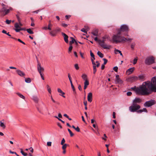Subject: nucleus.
Instances as JSON below:
<instances>
[{"mask_svg": "<svg viewBox=\"0 0 156 156\" xmlns=\"http://www.w3.org/2000/svg\"><path fill=\"white\" fill-rule=\"evenodd\" d=\"M47 88V90L48 92V93L50 94H51V90L50 87H49L48 85H47L46 86Z\"/></svg>", "mask_w": 156, "mask_h": 156, "instance_id": "7c9ffc66", "label": "nucleus"}, {"mask_svg": "<svg viewBox=\"0 0 156 156\" xmlns=\"http://www.w3.org/2000/svg\"><path fill=\"white\" fill-rule=\"evenodd\" d=\"M61 30L60 28L58 27H57L56 28V29L55 30V31L56 32V33H57V32H60Z\"/></svg>", "mask_w": 156, "mask_h": 156, "instance_id": "c9c22d12", "label": "nucleus"}, {"mask_svg": "<svg viewBox=\"0 0 156 156\" xmlns=\"http://www.w3.org/2000/svg\"><path fill=\"white\" fill-rule=\"evenodd\" d=\"M156 101L154 100L151 99L150 100L146 101L144 104L145 107H150L156 104Z\"/></svg>", "mask_w": 156, "mask_h": 156, "instance_id": "39448f33", "label": "nucleus"}, {"mask_svg": "<svg viewBox=\"0 0 156 156\" xmlns=\"http://www.w3.org/2000/svg\"><path fill=\"white\" fill-rule=\"evenodd\" d=\"M39 74L41 76L42 79L43 80H44V74H43V73H39Z\"/></svg>", "mask_w": 156, "mask_h": 156, "instance_id": "de8ad7c7", "label": "nucleus"}, {"mask_svg": "<svg viewBox=\"0 0 156 156\" xmlns=\"http://www.w3.org/2000/svg\"><path fill=\"white\" fill-rule=\"evenodd\" d=\"M27 31L28 33L30 34H32L34 33L30 29H27Z\"/></svg>", "mask_w": 156, "mask_h": 156, "instance_id": "2f4dec72", "label": "nucleus"}, {"mask_svg": "<svg viewBox=\"0 0 156 156\" xmlns=\"http://www.w3.org/2000/svg\"><path fill=\"white\" fill-rule=\"evenodd\" d=\"M18 41L20 42L23 44H25V43L23 41H22L20 39H18Z\"/></svg>", "mask_w": 156, "mask_h": 156, "instance_id": "e2e57ef3", "label": "nucleus"}, {"mask_svg": "<svg viewBox=\"0 0 156 156\" xmlns=\"http://www.w3.org/2000/svg\"><path fill=\"white\" fill-rule=\"evenodd\" d=\"M21 153L24 156H26L27 155V154L26 153H24L23 151L22 150V149H21Z\"/></svg>", "mask_w": 156, "mask_h": 156, "instance_id": "79ce46f5", "label": "nucleus"}, {"mask_svg": "<svg viewBox=\"0 0 156 156\" xmlns=\"http://www.w3.org/2000/svg\"><path fill=\"white\" fill-rule=\"evenodd\" d=\"M65 140L64 139V138H63L62 140L61 141V144L62 145L64 144L65 143Z\"/></svg>", "mask_w": 156, "mask_h": 156, "instance_id": "6e6d98bb", "label": "nucleus"}, {"mask_svg": "<svg viewBox=\"0 0 156 156\" xmlns=\"http://www.w3.org/2000/svg\"><path fill=\"white\" fill-rule=\"evenodd\" d=\"M33 100L34 101L36 102L37 103L38 101V99L37 97L36 96H34L33 97Z\"/></svg>", "mask_w": 156, "mask_h": 156, "instance_id": "393cba45", "label": "nucleus"}, {"mask_svg": "<svg viewBox=\"0 0 156 156\" xmlns=\"http://www.w3.org/2000/svg\"><path fill=\"white\" fill-rule=\"evenodd\" d=\"M70 38L71 39V41L69 42V45H72V44L74 43L75 40L73 37H70Z\"/></svg>", "mask_w": 156, "mask_h": 156, "instance_id": "c85d7f7f", "label": "nucleus"}, {"mask_svg": "<svg viewBox=\"0 0 156 156\" xmlns=\"http://www.w3.org/2000/svg\"><path fill=\"white\" fill-rule=\"evenodd\" d=\"M68 130L70 134V136H73L74 135L73 133L72 132V131H71V130L69 129H68Z\"/></svg>", "mask_w": 156, "mask_h": 156, "instance_id": "e433bc0d", "label": "nucleus"}, {"mask_svg": "<svg viewBox=\"0 0 156 156\" xmlns=\"http://www.w3.org/2000/svg\"><path fill=\"white\" fill-rule=\"evenodd\" d=\"M86 30H87V28H82V29H81V30L84 32V33H87V31Z\"/></svg>", "mask_w": 156, "mask_h": 156, "instance_id": "5fc2aeb1", "label": "nucleus"}, {"mask_svg": "<svg viewBox=\"0 0 156 156\" xmlns=\"http://www.w3.org/2000/svg\"><path fill=\"white\" fill-rule=\"evenodd\" d=\"M73 46L72 45H70V46L69 47L68 52L69 53L73 49Z\"/></svg>", "mask_w": 156, "mask_h": 156, "instance_id": "f704fd0d", "label": "nucleus"}, {"mask_svg": "<svg viewBox=\"0 0 156 156\" xmlns=\"http://www.w3.org/2000/svg\"><path fill=\"white\" fill-rule=\"evenodd\" d=\"M16 71L18 74L21 76H23L25 75V74L20 70H17Z\"/></svg>", "mask_w": 156, "mask_h": 156, "instance_id": "2eb2a0df", "label": "nucleus"}, {"mask_svg": "<svg viewBox=\"0 0 156 156\" xmlns=\"http://www.w3.org/2000/svg\"><path fill=\"white\" fill-rule=\"evenodd\" d=\"M96 63L97 64L96 65V67H98L100 65V64L99 62L98 61H97L96 62Z\"/></svg>", "mask_w": 156, "mask_h": 156, "instance_id": "0e129e2a", "label": "nucleus"}, {"mask_svg": "<svg viewBox=\"0 0 156 156\" xmlns=\"http://www.w3.org/2000/svg\"><path fill=\"white\" fill-rule=\"evenodd\" d=\"M143 112V111L142 110V109H140V110L139 109V110H138L137 111V112L138 113H141L142 112Z\"/></svg>", "mask_w": 156, "mask_h": 156, "instance_id": "338daca9", "label": "nucleus"}, {"mask_svg": "<svg viewBox=\"0 0 156 156\" xmlns=\"http://www.w3.org/2000/svg\"><path fill=\"white\" fill-rule=\"evenodd\" d=\"M142 101V99L139 98H136L134 99L133 101V103L137 104L140 103Z\"/></svg>", "mask_w": 156, "mask_h": 156, "instance_id": "1a4fd4ad", "label": "nucleus"}, {"mask_svg": "<svg viewBox=\"0 0 156 156\" xmlns=\"http://www.w3.org/2000/svg\"><path fill=\"white\" fill-rule=\"evenodd\" d=\"M43 29L44 30H47V29L48 30H51V28H49V27H43Z\"/></svg>", "mask_w": 156, "mask_h": 156, "instance_id": "58836bf2", "label": "nucleus"}, {"mask_svg": "<svg viewBox=\"0 0 156 156\" xmlns=\"http://www.w3.org/2000/svg\"><path fill=\"white\" fill-rule=\"evenodd\" d=\"M115 83H122L123 81L119 78V76L118 75H116V79L115 81Z\"/></svg>", "mask_w": 156, "mask_h": 156, "instance_id": "9d476101", "label": "nucleus"}, {"mask_svg": "<svg viewBox=\"0 0 156 156\" xmlns=\"http://www.w3.org/2000/svg\"><path fill=\"white\" fill-rule=\"evenodd\" d=\"M25 82L28 83H29L31 82V80L30 78H26L25 80Z\"/></svg>", "mask_w": 156, "mask_h": 156, "instance_id": "a878e982", "label": "nucleus"}, {"mask_svg": "<svg viewBox=\"0 0 156 156\" xmlns=\"http://www.w3.org/2000/svg\"><path fill=\"white\" fill-rule=\"evenodd\" d=\"M6 8L5 7H3L0 10V12H2L4 13L5 12L6 10Z\"/></svg>", "mask_w": 156, "mask_h": 156, "instance_id": "72a5a7b5", "label": "nucleus"}, {"mask_svg": "<svg viewBox=\"0 0 156 156\" xmlns=\"http://www.w3.org/2000/svg\"><path fill=\"white\" fill-rule=\"evenodd\" d=\"M50 34L52 37L55 36L56 35V33L55 31V30L51 31L49 33Z\"/></svg>", "mask_w": 156, "mask_h": 156, "instance_id": "aec40b11", "label": "nucleus"}, {"mask_svg": "<svg viewBox=\"0 0 156 156\" xmlns=\"http://www.w3.org/2000/svg\"><path fill=\"white\" fill-rule=\"evenodd\" d=\"M15 27L16 29H19L20 28V26L19 24L17 23H16L15 24Z\"/></svg>", "mask_w": 156, "mask_h": 156, "instance_id": "473e14b6", "label": "nucleus"}, {"mask_svg": "<svg viewBox=\"0 0 156 156\" xmlns=\"http://www.w3.org/2000/svg\"><path fill=\"white\" fill-rule=\"evenodd\" d=\"M75 129L77 132H80V129L79 127L77 126V127L75 128Z\"/></svg>", "mask_w": 156, "mask_h": 156, "instance_id": "bf43d9fd", "label": "nucleus"}, {"mask_svg": "<svg viewBox=\"0 0 156 156\" xmlns=\"http://www.w3.org/2000/svg\"><path fill=\"white\" fill-rule=\"evenodd\" d=\"M135 44L134 43H132L131 45V48L133 49L134 48V47H135Z\"/></svg>", "mask_w": 156, "mask_h": 156, "instance_id": "09e8293b", "label": "nucleus"}, {"mask_svg": "<svg viewBox=\"0 0 156 156\" xmlns=\"http://www.w3.org/2000/svg\"><path fill=\"white\" fill-rule=\"evenodd\" d=\"M87 100L88 101L91 102L92 100V94L90 92L87 95Z\"/></svg>", "mask_w": 156, "mask_h": 156, "instance_id": "f8f14e48", "label": "nucleus"}, {"mask_svg": "<svg viewBox=\"0 0 156 156\" xmlns=\"http://www.w3.org/2000/svg\"><path fill=\"white\" fill-rule=\"evenodd\" d=\"M11 20H6L5 22L7 24H9L11 23Z\"/></svg>", "mask_w": 156, "mask_h": 156, "instance_id": "13d9d810", "label": "nucleus"}, {"mask_svg": "<svg viewBox=\"0 0 156 156\" xmlns=\"http://www.w3.org/2000/svg\"><path fill=\"white\" fill-rule=\"evenodd\" d=\"M113 69L115 72H117L118 71V68L117 66H115L113 67Z\"/></svg>", "mask_w": 156, "mask_h": 156, "instance_id": "4d7b16f0", "label": "nucleus"}, {"mask_svg": "<svg viewBox=\"0 0 156 156\" xmlns=\"http://www.w3.org/2000/svg\"><path fill=\"white\" fill-rule=\"evenodd\" d=\"M57 90L58 92L60 94H59L60 95L62 96L63 98H65V96L64 95L65 94V93L63 92L61 89L60 88H58Z\"/></svg>", "mask_w": 156, "mask_h": 156, "instance_id": "dca6fc26", "label": "nucleus"}, {"mask_svg": "<svg viewBox=\"0 0 156 156\" xmlns=\"http://www.w3.org/2000/svg\"><path fill=\"white\" fill-rule=\"evenodd\" d=\"M121 34L120 32H118L116 35H114L112 37L113 43H120L126 41H131L133 40L132 38H125L124 37L120 36Z\"/></svg>", "mask_w": 156, "mask_h": 156, "instance_id": "f03ea898", "label": "nucleus"}, {"mask_svg": "<svg viewBox=\"0 0 156 156\" xmlns=\"http://www.w3.org/2000/svg\"><path fill=\"white\" fill-rule=\"evenodd\" d=\"M61 25L64 27H66L68 26V25L65 23H62L61 24Z\"/></svg>", "mask_w": 156, "mask_h": 156, "instance_id": "8fccbe9b", "label": "nucleus"}, {"mask_svg": "<svg viewBox=\"0 0 156 156\" xmlns=\"http://www.w3.org/2000/svg\"><path fill=\"white\" fill-rule=\"evenodd\" d=\"M15 30L16 32H19L20 30H26V29L24 28H21L20 27V28L19 29H15Z\"/></svg>", "mask_w": 156, "mask_h": 156, "instance_id": "cd10ccee", "label": "nucleus"}, {"mask_svg": "<svg viewBox=\"0 0 156 156\" xmlns=\"http://www.w3.org/2000/svg\"><path fill=\"white\" fill-rule=\"evenodd\" d=\"M51 142H48L47 143V145L48 146H51Z\"/></svg>", "mask_w": 156, "mask_h": 156, "instance_id": "680f3d73", "label": "nucleus"}, {"mask_svg": "<svg viewBox=\"0 0 156 156\" xmlns=\"http://www.w3.org/2000/svg\"><path fill=\"white\" fill-rule=\"evenodd\" d=\"M107 38V37H106V36H104L102 37V39H103V40H99L98 41H99V44L100 45H101V44H102L105 43V39Z\"/></svg>", "mask_w": 156, "mask_h": 156, "instance_id": "f3484780", "label": "nucleus"}, {"mask_svg": "<svg viewBox=\"0 0 156 156\" xmlns=\"http://www.w3.org/2000/svg\"><path fill=\"white\" fill-rule=\"evenodd\" d=\"M62 34L64 37V39L65 41L66 42V43H68V36L65 34L63 32L62 33Z\"/></svg>", "mask_w": 156, "mask_h": 156, "instance_id": "4468645a", "label": "nucleus"}, {"mask_svg": "<svg viewBox=\"0 0 156 156\" xmlns=\"http://www.w3.org/2000/svg\"><path fill=\"white\" fill-rule=\"evenodd\" d=\"M51 101L53 103H55L58 105H60V103L59 102L55 101L54 99L52 100Z\"/></svg>", "mask_w": 156, "mask_h": 156, "instance_id": "a18cd8bd", "label": "nucleus"}, {"mask_svg": "<svg viewBox=\"0 0 156 156\" xmlns=\"http://www.w3.org/2000/svg\"><path fill=\"white\" fill-rule=\"evenodd\" d=\"M98 30L97 29H95L93 30L91 32V34H92L96 36H98Z\"/></svg>", "mask_w": 156, "mask_h": 156, "instance_id": "a211bd4d", "label": "nucleus"}, {"mask_svg": "<svg viewBox=\"0 0 156 156\" xmlns=\"http://www.w3.org/2000/svg\"><path fill=\"white\" fill-rule=\"evenodd\" d=\"M93 73L95 74L97 71V69L96 68V66H93Z\"/></svg>", "mask_w": 156, "mask_h": 156, "instance_id": "c03bdc74", "label": "nucleus"}, {"mask_svg": "<svg viewBox=\"0 0 156 156\" xmlns=\"http://www.w3.org/2000/svg\"><path fill=\"white\" fill-rule=\"evenodd\" d=\"M4 120H2L0 121V126L2 127L3 129H5V126L4 124L3 121Z\"/></svg>", "mask_w": 156, "mask_h": 156, "instance_id": "6ab92c4d", "label": "nucleus"}, {"mask_svg": "<svg viewBox=\"0 0 156 156\" xmlns=\"http://www.w3.org/2000/svg\"><path fill=\"white\" fill-rule=\"evenodd\" d=\"M128 30V27L126 25L124 24L122 25L120 28V29L119 30L118 32H120L121 34V32L127 31Z\"/></svg>", "mask_w": 156, "mask_h": 156, "instance_id": "0eeeda50", "label": "nucleus"}, {"mask_svg": "<svg viewBox=\"0 0 156 156\" xmlns=\"http://www.w3.org/2000/svg\"><path fill=\"white\" fill-rule=\"evenodd\" d=\"M71 86L72 87V88L73 90V91H75V89L73 85V84L72 83V82H71L70 83Z\"/></svg>", "mask_w": 156, "mask_h": 156, "instance_id": "49530a36", "label": "nucleus"}, {"mask_svg": "<svg viewBox=\"0 0 156 156\" xmlns=\"http://www.w3.org/2000/svg\"><path fill=\"white\" fill-rule=\"evenodd\" d=\"M155 58L152 56L148 57L146 58L145 61V63L147 65H150L154 63Z\"/></svg>", "mask_w": 156, "mask_h": 156, "instance_id": "423d86ee", "label": "nucleus"}, {"mask_svg": "<svg viewBox=\"0 0 156 156\" xmlns=\"http://www.w3.org/2000/svg\"><path fill=\"white\" fill-rule=\"evenodd\" d=\"M104 136H105V138H104L103 137H102V139H103V140H106V138L107 137L106 134H104Z\"/></svg>", "mask_w": 156, "mask_h": 156, "instance_id": "69168bd1", "label": "nucleus"}, {"mask_svg": "<svg viewBox=\"0 0 156 156\" xmlns=\"http://www.w3.org/2000/svg\"><path fill=\"white\" fill-rule=\"evenodd\" d=\"M115 54H116L118 53L120 54V55L123 57V55L122 53H121V51L119 50H118V49H115Z\"/></svg>", "mask_w": 156, "mask_h": 156, "instance_id": "412c9836", "label": "nucleus"}, {"mask_svg": "<svg viewBox=\"0 0 156 156\" xmlns=\"http://www.w3.org/2000/svg\"><path fill=\"white\" fill-rule=\"evenodd\" d=\"M74 67L76 70H78L79 69V67L78 64H75Z\"/></svg>", "mask_w": 156, "mask_h": 156, "instance_id": "a19ab883", "label": "nucleus"}, {"mask_svg": "<svg viewBox=\"0 0 156 156\" xmlns=\"http://www.w3.org/2000/svg\"><path fill=\"white\" fill-rule=\"evenodd\" d=\"M137 57L135 58L133 61V64L134 65L137 62Z\"/></svg>", "mask_w": 156, "mask_h": 156, "instance_id": "ea45409f", "label": "nucleus"}, {"mask_svg": "<svg viewBox=\"0 0 156 156\" xmlns=\"http://www.w3.org/2000/svg\"><path fill=\"white\" fill-rule=\"evenodd\" d=\"M100 46L103 48L107 49H110L111 47L110 45H107L105 43L102 44Z\"/></svg>", "mask_w": 156, "mask_h": 156, "instance_id": "9b49d317", "label": "nucleus"}, {"mask_svg": "<svg viewBox=\"0 0 156 156\" xmlns=\"http://www.w3.org/2000/svg\"><path fill=\"white\" fill-rule=\"evenodd\" d=\"M11 9V8H9V9H6V10L5 12V13H3L2 15L5 16V15L7 14H8L9 13V12L10 10Z\"/></svg>", "mask_w": 156, "mask_h": 156, "instance_id": "b1692460", "label": "nucleus"}, {"mask_svg": "<svg viewBox=\"0 0 156 156\" xmlns=\"http://www.w3.org/2000/svg\"><path fill=\"white\" fill-rule=\"evenodd\" d=\"M135 69L134 67L128 69L126 71V74L127 75H130L131 74Z\"/></svg>", "mask_w": 156, "mask_h": 156, "instance_id": "ddd939ff", "label": "nucleus"}, {"mask_svg": "<svg viewBox=\"0 0 156 156\" xmlns=\"http://www.w3.org/2000/svg\"><path fill=\"white\" fill-rule=\"evenodd\" d=\"M136 93L142 95H148L153 92H156V76L153 77L151 81L144 82L135 90Z\"/></svg>", "mask_w": 156, "mask_h": 156, "instance_id": "f257e3e1", "label": "nucleus"}, {"mask_svg": "<svg viewBox=\"0 0 156 156\" xmlns=\"http://www.w3.org/2000/svg\"><path fill=\"white\" fill-rule=\"evenodd\" d=\"M52 25L51 23V20H49V24L48 25V27H49V28H51L52 27Z\"/></svg>", "mask_w": 156, "mask_h": 156, "instance_id": "603ef678", "label": "nucleus"}, {"mask_svg": "<svg viewBox=\"0 0 156 156\" xmlns=\"http://www.w3.org/2000/svg\"><path fill=\"white\" fill-rule=\"evenodd\" d=\"M16 16L18 22L21 21V19L19 17V16L18 15H16Z\"/></svg>", "mask_w": 156, "mask_h": 156, "instance_id": "052dcab7", "label": "nucleus"}, {"mask_svg": "<svg viewBox=\"0 0 156 156\" xmlns=\"http://www.w3.org/2000/svg\"><path fill=\"white\" fill-rule=\"evenodd\" d=\"M81 77L83 80L85 81H86V80H87V76L86 74H83L82 75Z\"/></svg>", "mask_w": 156, "mask_h": 156, "instance_id": "4be33fe9", "label": "nucleus"}, {"mask_svg": "<svg viewBox=\"0 0 156 156\" xmlns=\"http://www.w3.org/2000/svg\"><path fill=\"white\" fill-rule=\"evenodd\" d=\"M98 55L101 58H102L104 56V55L100 51H98L97 52Z\"/></svg>", "mask_w": 156, "mask_h": 156, "instance_id": "bb28decb", "label": "nucleus"}, {"mask_svg": "<svg viewBox=\"0 0 156 156\" xmlns=\"http://www.w3.org/2000/svg\"><path fill=\"white\" fill-rule=\"evenodd\" d=\"M37 68L39 73H42L44 71V68L41 66V63L39 62H38L37 64Z\"/></svg>", "mask_w": 156, "mask_h": 156, "instance_id": "6e6552de", "label": "nucleus"}, {"mask_svg": "<svg viewBox=\"0 0 156 156\" xmlns=\"http://www.w3.org/2000/svg\"><path fill=\"white\" fill-rule=\"evenodd\" d=\"M132 94V93L131 92H128L127 93V95L128 96H130Z\"/></svg>", "mask_w": 156, "mask_h": 156, "instance_id": "774afa93", "label": "nucleus"}, {"mask_svg": "<svg viewBox=\"0 0 156 156\" xmlns=\"http://www.w3.org/2000/svg\"><path fill=\"white\" fill-rule=\"evenodd\" d=\"M140 108V106L138 104L132 103V105L129 108V110L132 112H136Z\"/></svg>", "mask_w": 156, "mask_h": 156, "instance_id": "7ed1b4c3", "label": "nucleus"}, {"mask_svg": "<svg viewBox=\"0 0 156 156\" xmlns=\"http://www.w3.org/2000/svg\"><path fill=\"white\" fill-rule=\"evenodd\" d=\"M89 84V82L88 80H86L85 81L84 83V85L88 86Z\"/></svg>", "mask_w": 156, "mask_h": 156, "instance_id": "4c0bfd02", "label": "nucleus"}, {"mask_svg": "<svg viewBox=\"0 0 156 156\" xmlns=\"http://www.w3.org/2000/svg\"><path fill=\"white\" fill-rule=\"evenodd\" d=\"M68 77L69 79V80L70 83H71V82H72V80H71V77L70 74L69 73H68Z\"/></svg>", "mask_w": 156, "mask_h": 156, "instance_id": "37998d69", "label": "nucleus"}, {"mask_svg": "<svg viewBox=\"0 0 156 156\" xmlns=\"http://www.w3.org/2000/svg\"><path fill=\"white\" fill-rule=\"evenodd\" d=\"M63 146L62 147V150L66 149L67 146H69V145L66 144H64L62 145Z\"/></svg>", "mask_w": 156, "mask_h": 156, "instance_id": "c756f323", "label": "nucleus"}, {"mask_svg": "<svg viewBox=\"0 0 156 156\" xmlns=\"http://www.w3.org/2000/svg\"><path fill=\"white\" fill-rule=\"evenodd\" d=\"M139 80L141 81H144L145 80V76L143 75H139L138 77L137 76H133L131 77L129 79L130 81H135V80Z\"/></svg>", "mask_w": 156, "mask_h": 156, "instance_id": "20e7f679", "label": "nucleus"}, {"mask_svg": "<svg viewBox=\"0 0 156 156\" xmlns=\"http://www.w3.org/2000/svg\"><path fill=\"white\" fill-rule=\"evenodd\" d=\"M103 60L104 61V62L103 64L105 65L108 62V60L107 59H106V58H104L103 59Z\"/></svg>", "mask_w": 156, "mask_h": 156, "instance_id": "3c124183", "label": "nucleus"}, {"mask_svg": "<svg viewBox=\"0 0 156 156\" xmlns=\"http://www.w3.org/2000/svg\"><path fill=\"white\" fill-rule=\"evenodd\" d=\"M37 110L38 111L40 112V113L43 114L44 113V111H43L42 110L39 109L38 108H37Z\"/></svg>", "mask_w": 156, "mask_h": 156, "instance_id": "864d4df0", "label": "nucleus"}, {"mask_svg": "<svg viewBox=\"0 0 156 156\" xmlns=\"http://www.w3.org/2000/svg\"><path fill=\"white\" fill-rule=\"evenodd\" d=\"M16 94L20 98L23 99H25V97L21 93L18 92L16 93Z\"/></svg>", "mask_w": 156, "mask_h": 156, "instance_id": "5701e85b", "label": "nucleus"}]
</instances>
